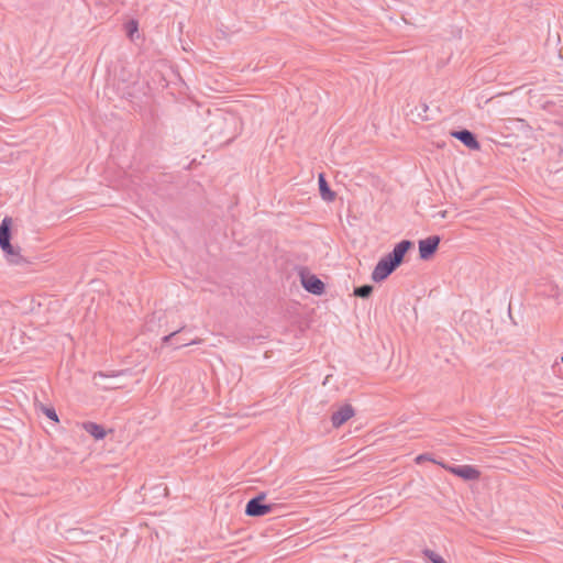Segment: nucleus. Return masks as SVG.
<instances>
[{"instance_id": "8", "label": "nucleus", "mask_w": 563, "mask_h": 563, "mask_svg": "<svg viewBox=\"0 0 563 563\" xmlns=\"http://www.w3.org/2000/svg\"><path fill=\"white\" fill-rule=\"evenodd\" d=\"M451 135L453 137H455L456 140H459L460 142H462L470 150L477 151L481 148V144L476 140V136L474 135V133L466 129L460 130V131H453V132H451Z\"/></svg>"}, {"instance_id": "12", "label": "nucleus", "mask_w": 563, "mask_h": 563, "mask_svg": "<svg viewBox=\"0 0 563 563\" xmlns=\"http://www.w3.org/2000/svg\"><path fill=\"white\" fill-rule=\"evenodd\" d=\"M318 183H319V190H320V195H321L322 199L327 200V201H332L335 197V194L330 189L323 174L319 175Z\"/></svg>"}, {"instance_id": "19", "label": "nucleus", "mask_w": 563, "mask_h": 563, "mask_svg": "<svg viewBox=\"0 0 563 563\" xmlns=\"http://www.w3.org/2000/svg\"><path fill=\"white\" fill-rule=\"evenodd\" d=\"M183 329H184V327H181L179 330H176V331H174V332H172V333H169V334L165 335V336L162 339L163 343H168V342H170V341L176 336V334H178Z\"/></svg>"}, {"instance_id": "11", "label": "nucleus", "mask_w": 563, "mask_h": 563, "mask_svg": "<svg viewBox=\"0 0 563 563\" xmlns=\"http://www.w3.org/2000/svg\"><path fill=\"white\" fill-rule=\"evenodd\" d=\"M354 416V409L351 405H344L334 411L331 416L332 426L335 428L341 427L349 419Z\"/></svg>"}, {"instance_id": "9", "label": "nucleus", "mask_w": 563, "mask_h": 563, "mask_svg": "<svg viewBox=\"0 0 563 563\" xmlns=\"http://www.w3.org/2000/svg\"><path fill=\"white\" fill-rule=\"evenodd\" d=\"M412 247V242L409 240H402L398 244L395 245L393 251L387 254V256L394 261V263L399 266L406 253Z\"/></svg>"}, {"instance_id": "10", "label": "nucleus", "mask_w": 563, "mask_h": 563, "mask_svg": "<svg viewBox=\"0 0 563 563\" xmlns=\"http://www.w3.org/2000/svg\"><path fill=\"white\" fill-rule=\"evenodd\" d=\"M412 247V242L409 240H402L398 244L395 245L393 251L387 254V256L394 261V263L399 266L406 253Z\"/></svg>"}, {"instance_id": "4", "label": "nucleus", "mask_w": 563, "mask_h": 563, "mask_svg": "<svg viewBox=\"0 0 563 563\" xmlns=\"http://www.w3.org/2000/svg\"><path fill=\"white\" fill-rule=\"evenodd\" d=\"M398 266L387 255L382 257L376 264L372 279L376 283L385 280Z\"/></svg>"}, {"instance_id": "15", "label": "nucleus", "mask_w": 563, "mask_h": 563, "mask_svg": "<svg viewBox=\"0 0 563 563\" xmlns=\"http://www.w3.org/2000/svg\"><path fill=\"white\" fill-rule=\"evenodd\" d=\"M422 553L430 560L431 563H446L441 555L430 549H424Z\"/></svg>"}, {"instance_id": "3", "label": "nucleus", "mask_w": 563, "mask_h": 563, "mask_svg": "<svg viewBox=\"0 0 563 563\" xmlns=\"http://www.w3.org/2000/svg\"><path fill=\"white\" fill-rule=\"evenodd\" d=\"M439 465L465 481H476L481 477V472L473 465H448L445 463H439Z\"/></svg>"}, {"instance_id": "6", "label": "nucleus", "mask_w": 563, "mask_h": 563, "mask_svg": "<svg viewBox=\"0 0 563 563\" xmlns=\"http://www.w3.org/2000/svg\"><path fill=\"white\" fill-rule=\"evenodd\" d=\"M124 373H125V371H112L110 373L98 372L93 375V383L98 388H100L102 390H112V389L121 388L122 385L114 384L112 382L102 383L101 379L118 377L120 375H123Z\"/></svg>"}, {"instance_id": "2", "label": "nucleus", "mask_w": 563, "mask_h": 563, "mask_svg": "<svg viewBox=\"0 0 563 563\" xmlns=\"http://www.w3.org/2000/svg\"><path fill=\"white\" fill-rule=\"evenodd\" d=\"M266 495L264 493L251 498L245 507V514L250 517H261L273 510V505L264 504Z\"/></svg>"}, {"instance_id": "16", "label": "nucleus", "mask_w": 563, "mask_h": 563, "mask_svg": "<svg viewBox=\"0 0 563 563\" xmlns=\"http://www.w3.org/2000/svg\"><path fill=\"white\" fill-rule=\"evenodd\" d=\"M424 461H429V462H432V463H435L439 465V463H441L440 461H437L435 459L432 457L431 454L429 453H423V454H420L418 455L416 459H415V462L417 464H421L422 462Z\"/></svg>"}, {"instance_id": "20", "label": "nucleus", "mask_w": 563, "mask_h": 563, "mask_svg": "<svg viewBox=\"0 0 563 563\" xmlns=\"http://www.w3.org/2000/svg\"><path fill=\"white\" fill-rule=\"evenodd\" d=\"M196 343H198V341H196V340H191V341L186 342V343H179V342H177V343H176V347H180V346H185V345H189V344H196Z\"/></svg>"}, {"instance_id": "5", "label": "nucleus", "mask_w": 563, "mask_h": 563, "mask_svg": "<svg viewBox=\"0 0 563 563\" xmlns=\"http://www.w3.org/2000/svg\"><path fill=\"white\" fill-rule=\"evenodd\" d=\"M439 235H431L419 241V256L421 260H429L438 250L440 244Z\"/></svg>"}, {"instance_id": "18", "label": "nucleus", "mask_w": 563, "mask_h": 563, "mask_svg": "<svg viewBox=\"0 0 563 563\" xmlns=\"http://www.w3.org/2000/svg\"><path fill=\"white\" fill-rule=\"evenodd\" d=\"M137 22L134 21V20H131L126 23L125 27H126V33L128 35L132 38L133 37V34L135 32H137Z\"/></svg>"}, {"instance_id": "17", "label": "nucleus", "mask_w": 563, "mask_h": 563, "mask_svg": "<svg viewBox=\"0 0 563 563\" xmlns=\"http://www.w3.org/2000/svg\"><path fill=\"white\" fill-rule=\"evenodd\" d=\"M42 410H43L44 415L48 419H51V420H53L55 422L58 421V416L56 413V410L53 407H44V406H42Z\"/></svg>"}, {"instance_id": "7", "label": "nucleus", "mask_w": 563, "mask_h": 563, "mask_svg": "<svg viewBox=\"0 0 563 563\" xmlns=\"http://www.w3.org/2000/svg\"><path fill=\"white\" fill-rule=\"evenodd\" d=\"M302 287L312 295H322L324 292V284L316 275L301 274Z\"/></svg>"}, {"instance_id": "13", "label": "nucleus", "mask_w": 563, "mask_h": 563, "mask_svg": "<svg viewBox=\"0 0 563 563\" xmlns=\"http://www.w3.org/2000/svg\"><path fill=\"white\" fill-rule=\"evenodd\" d=\"M84 429L97 440H101L106 437L104 428L95 422H85Z\"/></svg>"}, {"instance_id": "21", "label": "nucleus", "mask_w": 563, "mask_h": 563, "mask_svg": "<svg viewBox=\"0 0 563 563\" xmlns=\"http://www.w3.org/2000/svg\"><path fill=\"white\" fill-rule=\"evenodd\" d=\"M561 362L563 363V356L561 357Z\"/></svg>"}, {"instance_id": "1", "label": "nucleus", "mask_w": 563, "mask_h": 563, "mask_svg": "<svg viewBox=\"0 0 563 563\" xmlns=\"http://www.w3.org/2000/svg\"><path fill=\"white\" fill-rule=\"evenodd\" d=\"M12 219L5 217L0 224V249L5 255V260L11 265H23L29 262L21 255V249L11 244Z\"/></svg>"}, {"instance_id": "14", "label": "nucleus", "mask_w": 563, "mask_h": 563, "mask_svg": "<svg viewBox=\"0 0 563 563\" xmlns=\"http://www.w3.org/2000/svg\"><path fill=\"white\" fill-rule=\"evenodd\" d=\"M372 292H373L372 285H362L354 289V295L360 298H367L371 296Z\"/></svg>"}]
</instances>
